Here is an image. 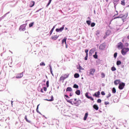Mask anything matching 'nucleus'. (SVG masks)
Masks as SVG:
<instances>
[{"mask_svg":"<svg viewBox=\"0 0 129 129\" xmlns=\"http://www.w3.org/2000/svg\"><path fill=\"white\" fill-rule=\"evenodd\" d=\"M68 77H69V74L68 73L62 75L59 78V81H62V82H64V80H65V79H67Z\"/></svg>","mask_w":129,"mask_h":129,"instance_id":"f257e3e1","label":"nucleus"},{"mask_svg":"<svg viewBox=\"0 0 129 129\" xmlns=\"http://www.w3.org/2000/svg\"><path fill=\"white\" fill-rule=\"evenodd\" d=\"M128 51H129L128 48H123L121 50V53L122 54V55H123V56H124L126 54V53H127Z\"/></svg>","mask_w":129,"mask_h":129,"instance_id":"f03ea898","label":"nucleus"},{"mask_svg":"<svg viewBox=\"0 0 129 129\" xmlns=\"http://www.w3.org/2000/svg\"><path fill=\"white\" fill-rule=\"evenodd\" d=\"M19 31L20 32H24L26 31V24H23L20 27Z\"/></svg>","mask_w":129,"mask_h":129,"instance_id":"7ed1b4c3","label":"nucleus"},{"mask_svg":"<svg viewBox=\"0 0 129 129\" xmlns=\"http://www.w3.org/2000/svg\"><path fill=\"white\" fill-rule=\"evenodd\" d=\"M125 86V84L124 83H121L119 84L118 88L120 90H122Z\"/></svg>","mask_w":129,"mask_h":129,"instance_id":"20e7f679","label":"nucleus"},{"mask_svg":"<svg viewBox=\"0 0 129 129\" xmlns=\"http://www.w3.org/2000/svg\"><path fill=\"white\" fill-rule=\"evenodd\" d=\"M123 44L121 42H120L118 43L117 48L119 50H120V49H122H122H123Z\"/></svg>","mask_w":129,"mask_h":129,"instance_id":"39448f33","label":"nucleus"},{"mask_svg":"<svg viewBox=\"0 0 129 129\" xmlns=\"http://www.w3.org/2000/svg\"><path fill=\"white\" fill-rule=\"evenodd\" d=\"M64 28H65V25H62V27H61L60 28H56L55 31L56 32H57V33L59 32H62V31L64 30Z\"/></svg>","mask_w":129,"mask_h":129,"instance_id":"423d86ee","label":"nucleus"},{"mask_svg":"<svg viewBox=\"0 0 129 129\" xmlns=\"http://www.w3.org/2000/svg\"><path fill=\"white\" fill-rule=\"evenodd\" d=\"M85 96L88 98V99H90V100H92V101H93L94 100V99L91 96H88V93H86L85 94Z\"/></svg>","mask_w":129,"mask_h":129,"instance_id":"0eeeda50","label":"nucleus"},{"mask_svg":"<svg viewBox=\"0 0 129 129\" xmlns=\"http://www.w3.org/2000/svg\"><path fill=\"white\" fill-rule=\"evenodd\" d=\"M59 38V35H53L51 36V40H53V41H55V40H57Z\"/></svg>","mask_w":129,"mask_h":129,"instance_id":"6e6552de","label":"nucleus"},{"mask_svg":"<svg viewBox=\"0 0 129 129\" xmlns=\"http://www.w3.org/2000/svg\"><path fill=\"white\" fill-rule=\"evenodd\" d=\"M124 17H125V15H123L122 14H121L118 17H114V19L115 20V19H123Z\"/></svg>","mask_w":129,"mask_h":129,"instance_id":"1a4fd4ad","label":"nucleus"},{"mask_svg":"<svg viewBox=\"0 0 129 129\" xmlns=\"http://www.w3.org/2000/svg\"><path fill=\"white\" fill-rule=\"evenodd\" d=\"M95 73V69H91L90 70V75H94V73Z\"/></svg>","mask_w":129,"mask_h":129,"instance_id":"9d476101","label":"nucleus"},{"mask_svg":"<svg viewBox=\"0 0 129 129\" xmlns=\"http://www.w3.org/2000/svg\"><path fill=\"white\" fill-rule=\"evenodd\" d=\"M99 95H100V92L98 91L97 92H96L93 95V96H95V97H99Z\"/></svg>","mask_w":129,"mask_h":129,"instance_id":"9b49d317","label":"nucleus"},{"mask_svg":"<svg viewBox=\"0 0 129 129\" xmlns=\"http://www.w3.org/2000/svg\"><path fill=\"white\" fill-rule=\"evenodd\" d=\"M114 84L115 85H118V84H120V80H116L114 81Z\"/></svg>","mask_w":129,"mask_h":129,"instance_id":"f8f14e48","label":"nucleus"},{"mask_svg":"<svg viewBox=\"0 0 129 129\" xmlns=\"http://www.w3.org/2000/svg\"><path fill=\"white\" fill-rule=\"evenodd\" d=\"M23 72L21 74H18L17 76H16V78L17 79H19V78H22V77H23V76H24V75H23Z\"/></svg>","mask_w":129,"mask_h":129,"instance_id":"ddd939ff","label":"nucleus"},{"mask_svg":"<svg viewBox=\"0 0 129 129\" xmlns=\"http://www.w3.org/2000/svg\"><path fill=\"white\" fill-rule=\"evenodd\" d=\"M34 6H35V2L34 1L30 2V5H29L30 8H33Z\"/></svg>","mask_w":129,"mask_h":129,"instance_id":"4468645a","label":"nucleus"},{"mask_svg":"<svg viewBox=\"0 0 129 129\" xmlns=\"http://www.w3.org/2000/svg\"><path fill=\"white\" fill-rule=\"evenodd\" d=\"M100 50H104L105 49V46L104 44H101L99 46Z\"/></svg>","mask_w":129,"mask_h":129,"instance_id":"2eb2a0df","label":"nucleus"},{"mask_svg":"<svg viewBox=\"0 0 129 129\" xmlns=\"http://www.w3.org/2000/svg\"><path fill=\"white\" fill-rule=\"evenodd\" d=\"M94 52H95V49L94 48H92V49H91L89 51V55H92V54H93V53H94Z\"/></svg>","mask_w":129,"mask_h":129,"instance_id":"dca6fc26","label":"nucleus"},{"mask_svg":"<svg viewBox=\"0 0 129 129\" xmlns=\"http://www.w3.org/2000/svg\"><path fill=\"white\" fill-rule=\"evenodd\" d=\"M45 100H46V101H53L54 100V97H53V96H51V99H46Z\"/></svg>","mask_w":129,"mask_h":129,"instance_id":"f3484780","label":"nucleus"},{"mask_svg":"<svg viewBox=\"0 0 129 129\" xmlns=\"http://www.w3.org/2000/svg\"><path fill=\"white\" fill-rule=\"evenodd\" d=\"M93 108L95 109L96 110H98L99 109V108L98 107V106L96 104H94L93 105Z\"/></svg>","mask_w":129,"mask_h":129,"instance_id":"a211bd4d","label":"nucleus"},{"mask_svg":"<svg viewBox=\"0 0 129 129\" xmlns=\"http://www.w3.org/2000/svg\"><path fill=\"white\" fill-rule=\"evenodd\" d=\"M67 40V38L64 37V39L62 40V44H64L65 43V44L66 45V41Z\"/></svg>","mask_w":129,"mask_h":129,"instance_id":"6ab92c4d","label":"nucleus"},{"mask_svg":"<svg viewBox=\"0 0 129 129\" xmlns=\"http://www.w3.org/2000/svg\"><path fill=\"white\" fill-rule=\"evenodd\" d=\"M88 116V113H86L84 117V120H86Z\"/></svg>","mask_w":129,"mask_h":129,"instance_id":"aec40b11","label":"nucleus"},{"mask_svg":"<svg viewBox=\"0 0 129 129\" xmlns=\"http://www.w3.org/2000/svg\"><path fill=\"white\" fill-rule=\"evenodd\" d=\"M75 93L76 94H77V95H80V93H81V92L80 91V90H77L76 91Z\"/></svg>","mask_w":129,"mask_h":129,"instance_id":"412c9836","label":"nucleus"},{"mask_svg":"<svg viewBox=\"0 0 129 129\" xmlns=\"http://www.w3.org/2000/svg\"><path fill=\"white\" fill-rule=\"evenodd\" d=\"M93 57L95 58V59H97V58H98V55H97V52H95V54L93 55Z\"/></svg>","mask_w":129,"mask_h":129,"instance_id":"4be33fe9","label":"nucleus"},{"mask_svg":"<svg viewBox=\"0 0 129 129\" xmlns=\"http://www.w3.org/2000/svg\"><path fill=\"white\" fill-rule=\"evenodd\" d=\"M25 119L26 120L27 122H29V123H31V121L30 120L28 119V118L27 117V115H25Z\"/></svg>","mask_w":129,"mask_h":129,"instance_id":"5701e85b","label":"nucleus"},{"mask_svg":"<svg viewBox=\"0 0 129 129\" xmlns=\"http://www.w3.org/2000/svg\"><path fill=\"white\" fill-rule=\"evenodd\" d=\"M79 76H80L79 74L76 73L74 75L75 78H79Z\"/></svg>","mask_w":129,"mask_h":129,"instance_id":"b1692460","label":"nucleus"},{"mask_svg":"<svg viewBox=\"0 0 129 129\" xmlns=\"http://www.w3.org/2000/svg\"><path fill=\"white\" fill-rule=\"evenodd\" d=\"M108 33H109V31H107L106 32V35H105L104 36V39H105L107 36H109V34H108Z\"/></svg>","mask_w":129,"mask_h":129,"instance_id":"393cba45","label":"nucleus"},{"mask_svg":"<svg viewBox=\"0 0 129 129\" xmlns=\"http://www.w3.org/2000/svg\"><path fill=\"white\" fill-rule=\"evenodd\" d=\"M50 67V72L51 74L52 75V76H54V75L53 74V70H52V67H51V66H49Z\"/></svg>","mask_w":129,"mask_h":129,"instance_id":"a878e982","label":"nucleus"},{"mask_svg":"<svg viewBox=\"0 0 129 129\" xmlns=\"http://www.w3.org/2000/svg\"><path fill=\"white\" fill-rule=\"evenodd\" d=\"M121 5H122V6H125V2L124 0H122L121 1Z\"/></svg>","mask_w":129,"mask_h":129,"instance_id":"bb28decb","label":"nucleus"},{"mask_svg":"<svg viewBox=\"0 0 129 129\" xmlns=\"http://www.w3.org/2000/svg\"><path fill=\"white\" fill-rule=\"evenodd\" d=\"M66 91L71 92V91H72V88H71V87H68L67 88Z\"/></svg>","mask_w":129,"mask_h":129,"instance_id":"cd10ccee","label":"nucleus"},{"mask_svg":"<svg viewBox=\"0 0 129 129\" xmlns=\"http://www.w3.org/2000/svg\"><path fill=\"white\" fill-rule=\"evenodd\" d=\"M54 29H55V26H53V28L51 29V30L50 31V35H52V33H53V31H54Z\"/></svg>","mask_w":129,"mask_h":129,"instance_id":"c85d7f7f","label":"nucleus"},{"mask_svg":"<svg viewBox=\"0 0 129 129\" xmlns=\"http://www.w3.org/2000/svg\"><path fill=\"white\" fill-rule=\"evenodd\" d=\"M121 61L120 60H117L116 62V65H117L118 66L119 65H121Z\"/></svg>","mask_w":129,"mask_h":129,"instance_id":"c756f323","label":"nucleus"},{"mask_svg":"<svg viewBox=\"0 0 129 129\" xmlns=\"http://www.w3.org/2000/svg\"><path fill=\"white\" fill-rule=\"evenodd\" d=\"M112 93H116V90L115 89V88H113L112 90Z\"/></svg>","mask_w":129,"mask_h":129,"instance_id":"7c9ffc66","label":"nucleus"},{"mask_svg":"<svg viewBox=\"0 0 129 129\" xmlns=\"http://www.w3.org/2000/svg\"><path fill=\"white\" fill-rule=\"evenodd\" d=\"M86 23L87 24V25H89V26H90V24H91V21L87 20L86 21Z\"/></svg>","mask_w":129,"mask_h":129,"instance_id":"2f4dec72","label":"nucleus"},{"mask_svg":"<svg viewBox=\"0 0 129 129\" xmlns=\"http://www.w3.org/2000/svg\"><path fill=\"white\" fill-rule=\"evenodd\" d=\"M46 64H45V62H41L40 63V66H45Z\"/></svg>","mask_w":129,"mask_h":129,"instance_id":"473e14b6","label":"nucleus"},{"mask_svg":"<svg viewBox=\"0 0 129 129\" xmlns=\"http://www.w3.org/2000/svg\"><path fill=\"white\" fill-rule=\"evenodd\" d=\"M111 70L112 71H115L116 70V68H115V67H112L111 69Z\"/></svg>","mask_w":129,"mask_h":129,"instance_id":"72a5a7b5","label":"nucleus"},{"mask_svg":"<svg viewBox=\"0 0 129 129\" xmlns=\"http://www.w3.org/2000/svg\"><path fill=\"white\" fill-rule=\"evenodd\" d=\"M74 88H79V86H78V85H77V84H75V85H74Z\"/></svg>","mask_w":129,"mask_h":129,"instance_id":"f704fd0d","label":"nucleus"},{"mask_svg":"<svg viewBox=\"0 0 129 129\" xmlns=\"http://www.w3.org/2000/svg\"><path fill=\"white\" fill-rule=\"evenodd\" d=\"M36 111L38 112V113H40V112L39 111V105H37V108H36Z\"/></svg>","mask_w":129,"mask_h":129,"instance_id":"c9c22d12","label":"nucleus"},{"mask_svg":"<svg viewBox=\"0 0 129 129\" xmlns=\"http://www.w3.org/2000/svg\"><path fill=\"white\" fill-rule=\"evenodd\" d=\"M95 26V23L93 22V23H92L91 24V27H94Z\"/></svg>","mask_w":129,"mask_h":129,"instance_id":"e433bc0d","label":"nucleus"},{"mask_svg":"<svg viewBox=\"0 0 129 129\" xmlns=\"http://www.w3.org/2000/svg\"><path fill=\"white\" fill-rule=\"evenodd\" d=\"M101 76H102V78H104V77H105V74H104V73H102Z\"/></svg>","mask_w":129,"mask_h":129,"instance_id":"4c0bfd02","label":"nucleus"},{"mask_svg":"<svg viewBox=\"0 0 129 129\" xmlns=\"http://www.w3.org/2000/svg\"><path fill=\"white\" fill-rule=\"evenodd\" d=\"M119 0H113V4H114V5H115V4H116V3H118V1Z\"/></svg>","mask_w":129,"mask_h":129,"instance_id":"58836bf2","label":"nucleus"},{"mask_svg":"<svg viewBox=\"0 0 129 129\" xmlns=\"http://www.w3.org/2000/svg\"><path fill=\"white\" fill-rule=\"evenodd\" d=\"M51 2H52V0H49L48 3L47 4L46 7H49L50 5V4H51Z\"/></svg>","mask_w":129,"mask_h":129,"instance_id":"ea45409f","label":"nucleus"},{"mask_svg":"<svg viewBox=\"0 0 129 129\" xmlns=\"http://www.w3.org/2000/svg\"><path fill=\"white\" fill-rule=\"evenodd\" d=\"M97 102H98V103H101V99H99L97 100Z\"/></svg>","mask_w":129,"mask_h":129,"instance_id":"a19ab883","label":"nucleus"},{"mask_svg":"<svg viewBox=\"0 0 129 129\" xmlns=\"http://www.w3.org/2000/svg\"><path fill=\"white\" fill-rule=\"evenodd\" d=\"M33 25H34V22L31 23L29 24V28L32 27V26H33Z\"/></svg>","mask_w":129,"mask_h":129,"instance_id":"79ce46f5","label":"nucleus"},{"mask_svg":"<svg viewBox=\"0 0 129 129\" xmlns=\"http://www.w3.org/2000/svg\"><path fill=\"white\" fill-rule=\"evenodd\" d=\"M116 57H117V52H115V53L114 54V58H116Z\"/></svg>","mask_w":129,"mask_h":129,"instance_id":"37998d69","label":"nucleus"},{"mask_svg":"<svg viewBox=\"0 0 129 129\" xmlns=\"http://www.w3.org/2000/svg\"><path fill=\"white\" fill-rule=\"evenodd\" d=\"M46 87H49V81H46Z\"/></svg>","mask_w":129,"mask_h":129,"instance_id":"c03bdc74","label":"nucleus"},{"mask_svg":"<svg viewBox=\"0 0 129 129\" xmlns=\"http://www.w3.org/2000/svg\"><path fill=\"white\" fill-rule=\"evenodd\" d=\"M110 96H111V94L109 93L108 95H107V96H106V98H109V97Z\"/></svg>","mask_w":129,"mask_h":129,"instance_id":"a18cd8bd","label":"nucleus"},{"mask_svg":"<svg viewBox=\"0 0 129 129\" xmlns=\"http://www.w3.org/2000/svg\"><path fill=\"white\" fill-rule=\"evenodd\" d=\"M88 49H85V52L86 53V55H88Z\"/></svg>","mask_w":129,"mask_h":129,"instance_id":"49530a36","label":"nucleus"},{"mask_svg":"<svg viewBox=\"0 0 129 129\" xmlns=\"http://www.w3.org/2000/svg\"><path fill=\"white\" fill-rule=\"evenodd\" d=\"M88 58V55L86 54V56L85 57V60H87Z\"/></svg>","mask_w":129,"mask_h":129,"instance_id":"de8ad7c7","label":"nucleus"},{"mask_svg":"<svg viewBox=\"0 0 129 129\" xmlns=\"http://www.w3.org/2000/svg\"><path fill=\"white\" fill-rule=\"evenodd\" d=\"M101 94L102 95H105V93L104 92V91H102V92H101Z\"/></svg>","mask_w":129,"mask_h":129,"instance_id":"09e8293b","label":"nucleus"},{"mask_svg":"<svg viewBox=\"0 0 129 129\" xmlns=\"http://www.w3.org/2000/svg\"><path fill=\"white\" fill-rule=\"evenodd\" d=\"M104 104L105 105H107V104H109V102H104Z\"/></svg>","mask_w":129,"mask_h":129,"instance_id":"8fccbe9b","label":"nucleus"},{"mask_svg":"<svg viewBox=\"0 0 129 129\" xmlns=\"http://www.w3.org/2000/svg\"><path fill=\"white\" fill-rule=\"evenodd\" d=\"M79 69L80 70H83V68L80 66H79Z\"/></svg>","mask_w":129,"mask_h":129,"instance_id":"3c124183","label":"nucleus"},{"mask_svg":"<svg viewBox=\"0 0 129 129\" xmlns=\"http://www.w3.org/2000/svg\"><path fill=\"white\" fill-rule=\"evenodd\" d=\"M43 90L44 91H47V88H46L45 87H43Z\"/></svg>","mask_w":129,"mask_h":129,"instance_id":"603ef678","label":"nucleus"},{"mask_svg":"<svg viewBox=\"0 0 129 129\" xmlns=\"http://www.w3.org/2000/svg\"><path fill=\"white\" fill-rule=\"evenodd\" d=\"M41 92H42V93H44V89H41Z\"/></svg>","mask_w":129,"mask_h":129,"instance_id":"864d4df0","label":"nucleus"},{"mask_svg":"<svg viewBox=\"0 0 129 129\" xmlns=\"http://www.w3.org/2000/svg\"><path fill=\"white\" fill-rule=\"evenodd\" d=\"M96 35H99V31H97V33Z\"/></svg>","mask_w":129,"mask_h":129,"instance_id":"5fc2aeb1","label":"nucleus"},{"mask_svg":"<svg viewBox=\"0 0 129 129\" xmlns=\"http://www.w3.org/2000/svg\"><path fill=\"white\" fill-rule=\"evenodd\" d=\"M64 96H65V97H66L67 98H69V96H68V95H65Z\"/></svg>","mask_w":129,"mask_h":129,"instance_id":"6e6d98bb","label":"nucleus"},{"mask_svg":"<svg viewBox=\"0 0 129 129\" xmlns=\"http://www.w3.org/2000/svg\"><path fill=\"white\" fill-rule=\"evenodd\" d=\"M14 103V101H11V104H12V106H13V103Z\"/></svg>","mask_w":129,"mask_h":129,"instance_id":"4d7b16f0","label":"nucleus"},{"mask_svg":"<svg viewBox=\"0 0 129 129\" xmlns=\"http://www.w3.org/2000/svg\"><path fill=\"white\" fill-rule=\"evenodd\" d=\"M66 48H68V46L67 45V44H66Z\"/></svg>","mask_w":129,"mask_h":129,"instance_id":"13d9d810","label":"nucleus"},{"mask_svg":"<svg viewBox=\"0 0 129 129\" xmlns=\"http://www.w3.org/2000/svg\"><path fill=\"white\" fill-rule=\"evenodd\" d=\"M70 96H72V93H70Z\"/></svg>","mask_w":129,"mask_h":129,"instance_id":"bf43d9fd","label":"nucleus"},{"mask_svg":"<svg viewBox=\"0 0 129 129\" xmlns=\"http://www.w3.org/2000/svg\"><path fill=\"white\" fill-rule=\"evenodd\" d=\"M74 103V104H77V102H75Z\"/></svg>","mask_w":129,"mask_h":129,"instance_id":"052dcab7","label":"nucleus"},{"mask_svg":"<svg viewBox=\"0 0 129 129\" xmlns=\"http://www.w3.org/2000/svg\"><path fill=\"white\" fill-rule=\"evenodd\" d=\"M65 30H68V28H67V27H66Z\"/></svg>","mask_w":129,"mask_h":129,"instance_id":"680f3d73","label":"nucleus"},{"mask_svg":"<svg viewBox=\"0 0 129 129\" xmlns=\"http://www.w3.org/2000/svg\"><path fill=\"white\" fill-rule=\"evenodd\" d=\"M127 39H129V35L127 36Z\"/></svg>","mask_w":129,"mask_h":129,"instance_id":"e2e57ef3","label":"nucleus"},{"mask_svg":"<svg viewBox=\"0 0 129 129\" xmlns=\"http://www.w3.org/2000/svg\"><path fill=\"white\" fill-rule=\"evenodd\" d=\"M74 100H75V101H76V100H77V99H74Z\"/></svg>","mask_w":129,"mask_h":129,"instance_id":"0e129e2a","label":"nucleus"},{"mask_svg":"<svg viewBox=\"0 0 129 129\" xmlns=\"http://www.w3.org/2000/svg\"><path fill=\"white\" fill-rule=\"evenodd\" d=\"M106 1V2L107 3V2H108V0H105Z\"/></svg>","mask_w":129,"mask_h":129,"instance_id":"69168bd1","label":"nucleus"},{"mask_svg":"<svg viewBox=\"0 0 129 129\" xmlns=\"http://www.w3.org/2000/svg\"><path fill=\"white\" fill-rule=\"evenodd\" d=\"M113 17H115V15H114V16H113Z\"/></svg>","mask_w":129,"mask_h":129,"instance_id":"338daca9","label":"nucleus"}]
</instances>
